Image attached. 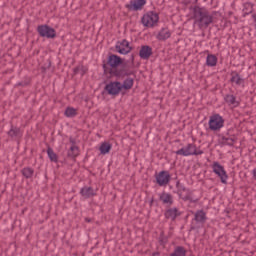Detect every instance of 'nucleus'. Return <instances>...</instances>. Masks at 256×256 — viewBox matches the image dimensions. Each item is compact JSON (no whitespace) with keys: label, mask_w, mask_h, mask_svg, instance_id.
<instances>
[{"label":"nucleus","mask_w":256,"mask_h":256,"mask_svg":"<svg viewBox=\"0 0 256 256\" xmlns=\"http://www.w3.org/2000/svg\"><path fill=\"white\" fill-rule=\"evenodd\" d=\"M104 75H110V77H116L117 79H125V77H135L137 71L131 70L127 62H123V58L117 54H110L108 56L107 63L102 65Z\"/></svg>","instance_id":"f257e3e1"},{"label":"nucleus","mask_w":256,"mask_h":256,"mask_svg":"<svg viewBox=\"0 0 256 256\" xmlns=\"http://www.w3.org/2000/svg\"><path fill=\"white\" fill-rule=\"evenodd\" d=\"M189 10L192 13V19L199 29H208L209 25H212L217 12H210L205 6L194 5L190 6Z\"/></svg>","instance_id":"f03ea898"},{"label":"nucleus","mask_w":256,"mask_h":256,"mask_svg":"<svg viewBox=\"0 0 256 256\" xmlns=\"http://www.w3.org/2000/svg\"><path fill=\"white\" fill-rule=\"evenodd\" d=\"M208 125L210 131H221L225 125V119L220 114H213L210 116Z\"/></svg>","instance_id":"7ed1b4c3"},{"label":"nucleus","mask_w":256,"mask_h":256,"mask_svg":"<svg viewBox=\"0 0 256 256\" xmlns=\"http://www.w3.org/2000/svg\"><path fill=\"white\" fill-rule=\"evenodd\" d=\"M141 23L144 27H155L156 24L159 23V14L154 11H149L143 15Z\"/></svg>","instance_id":"20e7f679"},{"label":"nucleus","mask_w":256,"mask_h":256,"mask_svg":"<svg viewBox=\"0 0 256 256\" xmlns=\"http://www.w3.org/2000/svg\"><path fill=\"white\" fill-rule=\"evenodd\" d=\"M37 33L41 37H45L46 39H55L57 37V31L55 28L47 25V24H42L37 27Z\"/></svg>","instance_id":"39448f33"},{"label":"nucleus","mask_w":256,"mask_h":256,"mask_svg":"<svg viewBox=\"0 0 256 256\" xmlns=\"http://www.w3.org/2000/svg\"><path fill=\"white\" fill-rule=\"evenodd\" d=\"M104 91L107 93V95H110L111 97H117V95L123 92L121 88V82L110 81L108 84L105 85Z\"/></svg>","instance_id":"423d86ee"},{"label":"nucleus","mask_w":256,"mask_h":256,"mask_svg":"<svg viewBox=\"0 0 256 256\" xmlns=\"http://www.w3.org/2000/svg\"><path fill=\"white\" fill-rule=\"evenodd\" d=\"M212 170L213 173H215V175H217L220 178L221 183L227 185V179H229V175H227L225 167H223V165H220L219 162H213Z\"/></svg>","instance_id":"0eeeda50"},{"label":"nucleus","mask_w":256,"mask_h":256,"mask_svg":"<svg viewBox=\"0 0 256 256\" xmlns=\"http://www.w3.org/2000/svg\"><path fill=\"white\" fill-rule=\"evenodd\" d=\"M155 179L159 187H165L166 185H169V182L171 181V174H169V171L167 170H162L155 175Z\"/></svg>","instance_id":"6e6552de"},{"label":"nucleus","mask_w":256,"mask_h":256,"mask_svg":"<svg viewBox=\"0 0 256 256\" xmlns=\"http://www.w3.org/2000/svg\"><path fill=\"white\" fill-rule=\"evenodd\" d=\"M181 215H183V213L177 207L169 206L164 212L165 219L172 221V223L177 221V217H181Z\"/></svg>","instance_id":"1a4fd4ad"},{"label":"nucleus","mask_w":256,"mask_h":256,"mask_svg":"<svg viewBox=\"0 0 256 256\" xmlns=\"http://www.w3.org/2000/svg\"><path fill=\"white\" fill-rule=\"evenodd\" d=\"M116 52L120 55H128L130 51H133V47L129 45V41L127 39H123L122 41H118L115 46Z\"/></svg>","instance_id":"9d476101"},{"label":"nucleus","mask_w":256,"mask_h":256,"mask_svg":"<svg viewBox=\"0 0 256 256\" xmlns=\"http://www.w3.org/2000/svg\"><path fill=\"white\" fill-rule=\"evenodd\" d=\"M147 4V0H131L129 4H126V9L129 11H141Z\"/></svg>","instance_id":"9b49d317"},{"label":"nucleus","mask_w":256,"mask_h":256,"mask_svg":"<svg viewBox=\"0 0 256 256\" xmlns=\"http://www.w3.org/2000/svg\"><path fill=\"white\" fill-rule=\"evenodd\" d=\"M195 147V144H187L186 147L177 150L175 153L176 155H181L182 157H189L194 154Z\"/></svg>","instance_id":"f8f14e48"},{"label":"nucleus","mask_w":256,"mask_h":256,"mask_svg":"<svg viewBox=\"0 0 256 256\" xmlns=\"http://www.w3.org/2000/svg\"><path fill=\"white\" fill-rule=\"evenodd\" d=\"M153 55V48L149 45H142L139 51L140 59H149Z\"/></svg>","instance_id":"ddd939ff"},{"label":"nucleus","mask_w":256,"mask_h":256,"mask_svg":"<svg viewBox=\"0 0 256 256\" xmlns=\"http://www.w3.org/2000/svg\"><path fill=\"white\" fill-rule=\"evenodd\" d=\"M159 201H161L163 205H168V207H171V205L174 203L173 195L164 191L159 194Z\"/></svg>","instance_id":"4468645a"},{"label":"nucleus","mask_w":256,"mask_h":256,"mask_svg":"<svg viewBox=\"0 0 256 256\" xmlns=\"http://www.w3.org/2000/svg\"><path fill=\"white\" fill-rule=\"evenodd\" d=\"M194 221L200 225H205L207 222V213L204 210H197L194 214Z\"/></svg>","instance_id":"2eb2a0df"},{"label":"nucleus","mask_w":256,"mask_h":256,"mask_svg":"<svg viewBox=\"0 0 256 256\" xmlns=\"http://www.w3.org/2000/svg\"><path fill=\"white\" fill-rule=\"evenodd\" d=\"M8 137H11V139H19L23 137V132H21V128L17 126H13L11 124L10 130L7 132Z\"/></svg>","instance_id":"dca6fc26"},{"label":"nucleus","mask_w":256,"mask_h":256,"mask_svg":"<svg viewBox=\"0 0 256 256\" xmlns=\"http://www.w3.org/2000/svg\"><path fill=\"white\" fill-rule=\"evenodd\" d=\"M80 195L85 199H91V197H95L97 193H95V190L93 189V187L84 186L80 190Z\"/></svg>","instance_id":"f3484780"},{"label":"nucleus","mask_w":256,"mask_h":256,"mask_svg":"<svg viewBox=\"0 0 256 256\" xmlns=\"http://www.w3.org/2000/svg\"><path fill=\"white\" fill-rule=\"evenodd\" d=\"M230 75V83H235V85H237L238 87L241 85H245V79H243L237 71H232Z\"/></svg>","instance_id":"a211bd4d"},{"label":"nucleus","mask_w":256,"mask_h":256,"mask_svg":"<svg viewBox=\"0 0 256 256\" xmlns=\"http://www.w3.org/2000/svg\"><path fill=\"white\" fill-rule=\"evenodd\" d=\"M127 78L123 81V83L120 82V87L122 91H129L130 89H133V85L135 84V79L126 76Z\"/></svg>","instance_id":"6ab92c4d"},{"label":"nucleus","mask_w":256,"mask_h":256,"mask_svg":"<svg viewBox=\"0 0 256 256\" xmlns=\"http://www.w3.org/2000/svg\"><path fill=\"white\" fill-rule=\"evenodd\" d=\"M169 38H171V30L169 28H162L156 36L158 41H167Z\"/></svg>","instance_id":"aec40b11"},{"label":"nucleus","mask_w":256,"mask_h":256,"mask_svg":"<svg viewBox=\"0 0 256 256\" xmlns=\"http://www.w3.org/2000/svg\"><path fill=\"white\" fill-rule=\"evenodd\" d=\"M224 101L227 105H233V107H239V105H241V103L237 101V97L233 94H226L224 96Z\"/></svg>","instance_id":"412c9836"},{"label":"nucleus","mask_w":256,"mask_h":256,"mask_svg":"<svg viewBox=\"0 0 256 256\" xmlns=\"http://www.w3.org/2000/svg\"><path fill=\"white\" fill-rule=\"evenodd\" d=\"M20 173L24 179H33V176L35 175V169H33L31 167H24L20 171Z\"/></svg>","instance_id":"4be33fe9"},{"label":"nucleus","mask_w":256,"mask_h":256,"mask_svg":"<svg viewBox=\"0 0 256 256\" xmlns=\"http://www.w3.org/2000/svg\"><path fill=\"white\" fill-rule=\"evenodd\" d=\"M47 155L52 163L59 162V156H57V153H55V151H53V148H51V146H48V148H47Z\"/></svg>","instance_id":"5701e85b"},{"label":"nucleus","mask_w":256,"mask_h":256,"mask_svg":"<svg viewBox=\"0 0 256 256\" xmlns=\"http://www.w3.org/2000/svg\"><path fill=\"white\" fill-rule=\"evenodd\" d=\"M113 145H111V143L109 142H103L100 145V153L101 155H107L108 153H110L111 149H112Z\"/></svg>","instance_id":"b1692460"},{"label":"nucleus","mask_w":256,"mask_h":256,"mask_svg":"<svg viewBox=\"0 0 256 256\" xmlns=\"http://www.w3.org/2000/svg\"><path fill=\"white\" fill-rule=\"evenodd\" d=\"M169 256H187V250L183 246H177Z\"/></svg>","instance_id":"393cba45"},{"label":"nucleus","mask_w":256,"mask_h":256,"mask_svg":"<svg viewBox=\"0 0 256 256\" xmlns=\"http://www.w3.org/2000/svg\"><path fill=\"white\" fill-rule=\"evenodd\" d=\"M206 65L208 67H215V65H217V56L208 54L206 58Z\"/></svg>","instance_id":"a878e982"},{"label":"nucleus","mask_w":256,"mask_h":256,"mask_svg":"<svg viewBox=\"0 0 256 256\" xmlns=\"http://www.w3.org/2000/svg\"><path fill=\"white\" fill-rule=\"evenodd\" d=\"M79 155V147L77 146H71L70 149L67 152V157L70 159H75Z\"/></svg>","instance_id":"bb28decb"},{"label":"nucleus","mask_w":256,"mask_h":256,"mask_svg":"<svg viewBox=\"0 0 256 256\" xmlns=\"http://www.w3.org/2000/svg\"><path fill=\"white\" fill-rule=\"evenodd\" d=\"M65 117L73 118L77 117V109L73 107H67L64 112Z\"/></svg>","instance_id":"cd10ccee"},{"label":"nucleus","mask_w":256,"mask_h":256,"mask_svg":"<svg viewBox=\"0 0 256 256\" xmlns=\"http://www.w3.org/2000/svg\"><path fill=\"white\" fill-rule=\"evenodd\" d=\"M183 201H189L190 203H197L199 199H193V191L187 190V194L182 198Z\"/></svg>","instance_id":"c85d7f7f"},{"label":"nucleus","mask_w":256,"mask_h":256,"mask_svg":"<svg viewBox=\"0 0 256 256\" xmlns=\"http://www.w3.org/2000/svg\"><path fill=\"white\" fill-rule=\"evenodd\" d=\"M221 139H222V145H228L229 147H233V145H235L236 140L234 138L222 136Z\"/></svg>","instance_id":"c756f323"},{"label":"nucleus","mask_w":256,"mask_h":256,"mask_svg":"<svg viewBox=\"0 0 256 256\" xmlns=\"http://www.w3.org/2000/svg\"><path fill=\"white\" fill-rule=\"evenodd\" d=\"M251 13H253V4H251L249 2L245 3L244 8H243L244 17H245V15H251Z\"/></svg>","instance_id":"7c9ffc66"},{"label":"nucleus","mask_w":256,"mask_h":256,"mask_svg":"<svg viewBox=\"0 0 256 256\" xmlns=\"http://www.w3.org/2000/svg\"><path fill=\"white\" fill-rule=\"evenodd\" d=\"M176 189L178 190V193H179L180 195H181L183 192H185V191H186V193H187V191H189V189H187V188L185 187V185L181 184V182H179V181L176 182Z\"/></svg>","instance_id":"2f4dec72"},{"label":"nucleus","mask_w":256,"mask_h":256,"mask_svg":"<svg viewBox=\"0 0 256 256\" xmlns=\"http://www.w3.org/2000/svg\"><path fill=\"white\" fill-rule=\"evenodd\" d=\"M159 243H160V245H166V243H167V237H165V233L164 232L160 233Z\"/></svg>","instance_id":"473e14b6"},{"label":"nucleus","mask_w":256,"mask_h":256,"mask_svg":"<svg viewBox=\"0 0 256 256\" xmlns=\"http://www.w3.org/2000/svg\"><path fill=\"white\" fill-rule=\"evenodd\" d=\"M29 83H31V80L26 79V80H23V81L19 82V83L17 84V86H18V87H27V85H29Z\"/></svg>","instance_id":"72a5a7b5"},{"label":"nucleus","mask_w":256,"mask_h":256,"mask_svg":"<svg viewBox=\"0 0 256 256\" xmlns=\"http://www.w3.org/2000/svg\"><path fill=\"white\" fill-rule=\"evenodd\" d=\"M47 69H51V61L48 59L47 63L42 67V71H47Z\"/></svg>","instance_id":"f704fd0d"},{"label":"nucleus","mask_w":256,"mask_h":256,"mask_svg":"<svg viewBox=\"0 0 256 256\" xmlns=\"http://www.w3.org/2000/svg\"><path fill=\"white\" fill-rule=\"evenodd\" d=\"M193 155H203V150H197V146L194 148Z\"/></svg>","instance_id":"c9c22d12"},{"label":"nucleus","mask_w":256,"mask_h":256,"mask_svg":"<svg viewBox=\"0 0 256 256\" xmlns=\"http://www.w3.org/2000/svg\"><path fill=\"white\" fill-rule=\"evenodd\" d=\"M69 142L71 143L72 147H77L76 146L77 141L73 137L69 138Z\"/></svg>","instance_id":"e433bc0d"},{"label":"nucleus","mask_w":256,"mask_h":256,"mask_svg":"<svg viewBox=\"0 0 256 256\" xmlns=\"http://www.w3.org/2000/svg\"><path fill=\"white\" fill-rule=\"evenodd\" d=\"M131 65H135V54H132L130 57Z\"/></svg>","instance_id":"4c0bfd02"},{"label":"nucleus","mask_w":256,"mask_h":256,"mask_svg":"<svg viewBox=\"0 0 256 256\" xmlns=\"http://www.w3.org/2000/svg\"><path fill=\"white\" fill-rule=\"evenodd\" d=\"M252 177L256 181V167L252 170Z\"/></svg>","instance_id":"58836bf2"},{"label":"nucleus","mask_w":256,"mask_h":256,"mask_svg":"<svg viewBox=\"0 0 256 256\" xmlns=\"http://www.w3.org/2000/svg\"><path fill=\"white\" fill-rule=\"evenodd\" d=\"M80 70H81V68H79V67L74 68V75H77Z\"/></svg>","instance_id":"ea45409f"},{"label":"nucleus","mask_w":256,"mask_h":256,"mask_svg":"<svg viewBox=\"0 0 256 256\" xmlns=\"http://www.w3.org/2000/svg\"><path fill=\"white\" fill-rule=\"evenodd\" d=\"M151 256H161L160 252H153Z\"/></svg>","instance_id":"a19ab883"},{"label":"nucleus","mask_w":256,"mask_h":256,"mask_svg":"<svg viewBox=\"0 0 256 256\" xmlns=\"http://www.w3.org/2000/svg\"><path fill=\"white\" fill-rule=\"evenodd\" d=\"M91 221H92L91 218H88V217L85 218V222H86V223H91Z\"/></svg>","instance_id":"79ce46f5"},{"label":"nucleus","mask_w":256,"mask_h":256,"mask_svg":"<svg viewBox=\"0 0 256 256\" xmlns=\"http://www.w3.org/2000/svg\"><path fill=\"white\" fill-rule=\"evenodd\" d=\"M150 203H151V205H152V204H153V200H151V202H150Z\"/></svg>","instance_id":"37998d69"},{"label":"nucleus","mask_w":256,"mask_h":256,"mask_svg":"<svg viewBox=\"0 0 256 256\" xmlns=\"http://www.w3.org/2000/svg\"><path fill=\"white\" fill-rule=\"evenodd\" d=\"M203 1H204V3H206L207 0H203Z\"/></svg>","instance_id":"c03bdc74"}]
</instances>
